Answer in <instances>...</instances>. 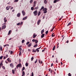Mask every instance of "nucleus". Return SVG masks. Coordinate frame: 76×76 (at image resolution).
<instances>
[{
    "mask_svg": "<svg viewBox=\"0 0 76 76\" xmlns=\"http://www.w3.org/2000/svg\"><path fill=\"white\" fill-rule=\"evenodd\" d=\"M47 9L46 8H44L43 9V13H46L47 12Z\"/></svg>",
    "mask_w": 76,
    "mask_h": 76,
    "instance_id": "f257e3e1",
    "label": "nucleus"
},
{
    "mask_svg": "<svg viewBox=\"0 0 76 76\" xmlns=\"http://www.w3.org/2000/svg\"><path fill=\"white\" fill-rule=\"evenodd\" d=\"M33 14H34V16H37V14H38V12L37 10H36L33 12Z\"/></svg>",
    "mask_w": 76,
    "mask_h": 76,
    "instance_id": "f03ea898",
    "label": "nucleus"
},
{
    "mask_svg": "<svg viewBox=\"0 0 76 76\" xmlns=\"http://www.w3.org/2000/svg\"><path fill=\"white\" fill-rule=\"evenodd\" d=\"M2 29H4L6 28V25H4L2 26Z\"/></svg>",
    "mask_w": 76,
    "mask_h": 76,
    "instance_id": "7ed1b4c3",
    "label": "nucleus"
},
{
    "mask_svg": "<svg viewBox=\"0 0 76 76\" xmlns=\"http://www.w3.org/2000/svg\"><path fill=\"white\" fill-rule=\"evenodd\" d=\"M7 60L8 61L9 63H11V62H12V61L11 60V59H10V58H8L7 59Z\"/></svg>",
    "mask_w": 76,
    "mask_h": 76,
    "instance_id": "20e7f679",
    "label": "nucleus"
},
{
    "mask_svg": "<svg viewBox=\"0 0 76 76\" xmlns=\"http://www.w3.org/2000/svg\"><path fill=\"white\" fill-rule=\"evenodd\" d=\"M10 67H11L12 68H13V67H14V66H13V63L10 64Z\"/></svg>",
    "mask_w": 76,
    "mask_h": 76,
    "instance_id": "39448f33",
    "label": "nucleus"
},
{
    "mask_svg": "<svg viewBox=\"0 0 76 76\" xmlns=\"http://www.w3.org/2000/svg\"><path fill=\"white\" fill-rule=\"evenodd\" d=\"M22 13L23 16H25V14H26L25 12H24V10H23L22 11Z\"/></svg>",
    "mask_w": 76,
    "mask_h": 76,
    "instance_id": "423d86ee",
    "label": "nucleus"
},
{
    "mask_svg": "<svg viewBox=\"0 0 76 76\" xmlns=\"http://www.w3.org/2000/svg\"><path fill=\"white\" fill-rule=\"evenodd\" d=\"M41 22V19L39 20L37 22V25H39Z\"/></svg>",
    "mask_w": 76,
    "mask_h": 76,
    "instance_id": "0eeeda50",
    "label": "nucleus"
},
{
    "mask_svg": "<svg viewBox=\"0 0 76 76\" xmlns=\"http://www.w3.org/2000/svg\"><path fill=\"white\" fill-rule=\"evenodd\" d=\"M10 6L7 7H6V9H7V10H9L10 9Z\"/></svg>",
    "mask_w": 76,
    "mask_h": 76,
    "instance_id": "6e6552de",
    "label": "nucleus"
},
{
    "mask_svg": "<svg viewBox=\"0 0 76 76\" xmlns=\"http://www.w3.org/2000/svg\"><path fill=\"white\" fill-rule=\"evenodd\" d=\"M27 18H28V17L26 16V17L23 18V20H26V19H27Z\"/></svg>",
    "mask_w": 76,
    "mask_h": 76,
    "instance_id": "1a4fd4ad",
    "label": "nucleus"
},
{
    "mask_svg": "<svg viewBox=\"0 0 76 76\" xmlns=\"http://www.w3.org/2000/svg\"><path fill=\"white\" fill-rule=\"evenodd\" d=\"M37 35H35V34H34L33 35V38H35V37H37Z\"/></svg>",
    "mask_w": 76,
    "mask_h": 76,
    "instance_id": "9d476101",
    "label": "nucleus"
},
{
    "mask_svg": "<svg viewBox=\"0 0 76 76\" xmlns=\"http://www.w3.org/2000/svg\"><path fill=\"white\" fill-rule=\"evenodd\" d=\"M58 1H59V0H54L53 1V3H56L57 2H58Z\"/></svg>",
    "mask_w": 76,
    "mask_h": 76,
    "instance_id": "9b49d317",
    "label": "nucleus"
},
{
    "mask_svg": "<svg viewBox=\"0 0 76 76\" xmlns=\"http://www.w3.org/2000/svg\"><path fill=\"white\" fill-rule=\"evenodd\" d=\"M20 13H19L17 15V17H20Z\"/></svg>",
    "mask_w": 76,
    "mask_h": 76,
    "instance_id": "f8f14e48",
    "label": "nucleus"
},
{
    "mask_svg": "<svg viewBox=\"0 0 76 76\" xmlns=\"http://www.w3.org/2000/svg\"><path fill=\"white\" fill-rule=\"evenodd\" d=\"M37 52V50H35L34 49H33L32 50V52L33 53H36Z\"/></svg>",
    "mask_w": 76,
    "mask_h": 76,
    "instance_id": "ddd939ff",
    "label": "nucleus"
},
{
    "mask_svg": "<svg viewBox=\"0 0 76 76\" xmlns=\"http://www.w3.org/2000/svg\"><path fill=\"white\" fill-rule=\"evenodd\" d=\"M44 29H43L41 31V34H43V33H44Z\"/></svg>",
    "mask_w": 76,
    "mask_h": 76,
    "instance_id": "4468645a",
    "label": "nucleus"
},
{
    "mask_svg": "<svg viewBox=\"0 0 76 76\" xmlns=\"http://www.w3.org/2000/svg\"><path fill=\"white\" fill-rule=\"evenodd\" d=\"M1 64H0V68H1V66H3V63H2V62H1Z\"/></svg>",
    "mask_w": 76,
    "mask_h": 76,
    "instance_id": "2eb2a0df",
    "label": "nucleus"
},
{
    "mask_svg": "<svg viewBox=\"0 0 76 76\" xmlns=\"http://www.w3.org/2000/svg\"><path fill=\"white\" fill-rule=\"evenodd\" d=\"M21 66V64H18L17 66V67H20Z\"/></svg>",
    "mask_w": 76,
    "mask_h": 76,
    "instance_id": "dca6fc26",
    "label": "nucleus"
},
{
    "mask_svg": "<svg viewBox=\"0 0 76 76\" xmlns=\"http://www.w3.org/2000/svg\"><path fill=\"white\" fill-rule=\"evenodd\" d=\"M45 35V34H42L41 36V38H44V36Z\"/></svg>",
    "mask_w": 76,
    "mask_h": 76,
    "instance_id": "f3484780",
    "label": "nucleus"
},
{
    "mask_svg": "<svg viewBox=\"0 0 76 76\" xmlns=\"http://www.w3.org/2000/svg\"><path fill=\"white\" fill-rule=\"evenodd\" d=\"M0 50L1 51H2V50H3V48H2V47H1V45L0 46Z\"/></svg>",
    "mask_w": 76,
    "mask_h": 76,
    "instance_id": "a211bd4d",
    "label": "nucleus"
},
{
    "mask_svg": "<svg viewBox=\"0 0 76 76\" xmlns=\"http://www.w3.org/2000/svg\"><path fill=\"white\" fill-rule=\"evenodd\" d=\"M41 15V11H39L38 12V16H39V15Z\"/></svg>",
    "mask_w": 76,
    "mask_h": 76,
    "instance_id": "6ab92c4d",
    "label": "nucleus"
},
{
    "mask_svg": "<svg viewBox=\"0 0 76 76\" xmlns=\"http://www.w3.org/2000/svg\"><path fill=\"white\" fill-rule=\"evenodd\" d=\"M36 47H38V44H36L34 46V48Z\"/></svg>",
    "mask_w": 76,
    "mask_h": 76,
    "instance_id": "aec40b11",
    "label": "nucleus"
},
{
    "mask_svg": "<svg viewBox=\"0 0 76 76\" xmlns=\"http://www.w3.org/2000/svg\"><path fill=\"white\" fill-rule=\"evenodd\" d=\"M22 74H23V76H25V72L23 71Z\"/></svg>",
    "mask_w": 76,
    "mask_h": 76,
    "instance_id": "412c9836",
    "label": "nucleus"
},
{
    "mask_svg": "<svg viewBox=\"0 0 76 76\" xmlns=\"http://www.w3.org/2000/svg\"><path fill=\"white\" fill-rule=\"evenodd\" d=\"M35 43L37 44V43H38V41L37 39H35Z\"/></svg>",
    "mask_w": 76,
    "mask_h": 76,
    "instance_id": "4be33fe9",
    "label": "nucleus"
},
{
    "mask_svg": "<svg viewBox=\"0 0 76 76\" xmlns=\"http://www.w3.org/2000/svg\"><path fill=\"white\" fill-rule=\"evenodd\" d=\"M36 51H37V53L39 52V49L38 48L36 49Z\"/></svg>",
    "mask_w": 76,
    "mask_h": 76,
    "instance_id": "5701e85b",
    "label": "nucleus"
},
{
    "mask_svg": "<svg viewBox=\"0 0 76 76\" xmlns=\"http://www.w3.org/2000/svg\"><path fill=\"white\" fill-rule=\"evenodd\" d=\"M56 49V46H54L53 49V51H54V50H55V49Z\"/></svg>",
    "mask_w": 76,
    "mask_h": 76,
    "instance_id": "b1692460",
    "label": "nucleus"
},
{
    "mask_svg": "<svg viewBox=\"0 0 76 76\" xmlns=\"http://www.w3.org/2000/svg\"><path fill=\"white\" fill-rule=\"evenodd\" d=\"M25 69V67H23V68H22V71H23V70H24Z\"/></svg>",
    "mask_w": 76,
    "mask_h": 76,
    "instance_id": "393cba45",
    "label": "nucleus"
},
{
    "mask_svg": "<svg viewBox=\"0 0 76 76\" xmlns=\"http://www.w3.org/2000/svg\"><path fill=\"white\" fill-rule=\"evenodd\" d=\"M32 45V44L31 43H30L28 45V47H30Z\"/></svg>",
    "mask_w": 76,
    "mask_h": 76,
    "instance_id": "a878e982",
    "label": "nucleus"
},
{
    "mask_svg": "<svg viewBox=\"0 0 76 76\" xmlns=\"http://www.w3.org/2000/svg\"><path fill=\"white\" fill-rule=\"evenodd\" d=\"M19 52H20V53H19V56H20L21 55H22V53H21V51H20Z\"/></svg>",
    "mask_w": 76,
    "mask_h": 76,
    "instance_id": "bb28decb",
    "label": "nucleus"
},
{
    "mask_svg": "<svg viewBox=\"0 0 76 76\" xmlns=\"http://www.w3.org/2000/svg\"><path fill=\"white\" fill-rule=\"evenodd\" d=\"M12 72L13 74H15V71L14 70V69L12 70Z\"/></svg>",
    "mask_w": 76,
    "mask_h": 76,
    "instance_id": "cd10ccee",
    "label": "nucleus"
},
{
    "mask_svg": "<svg viewBox=\"0 0 76 76\" xmlns=\"http://www.w3.org/2000/svg\"><path fill=\"white\" fill-rule=\"evenodd\" d=\"M28 63H26L25 64L26 66V67H28Z\"/></svg>",
    "mask_w": 76,
    "mask_h": 76,
    "instance_id": "c85d7f7f",
    "label": "nucleus"
},
{
    "mask_svg": "<svg viewBox=\"0 0 76 76\" xmlns=\"http://www.w3.org/2000/svg\"><path fill=\"white\" fill-rule=\"evenodd\" d=\"M72 23H68V25H67V26H69V25H71Z\"/></svg>",
    "mask_w": 76,
    "mask_h": 76,
    "instance_id": "c756f323",
    "label": "nucleus"
},
{
    "mask_svg": "<svg viewBox=\"0 0 76 76\" xmlns=\"http://www.w3.org/2000/svg\"><path fill=\"white\" fill-rule=\"evenodd\" d=\"M24 42H25V40L23 39L22 41V44H23L24 43Z\"/></svg>",
    "mask_w": 76,
    "mask_h": 76,
    "instance_id": "7c9ffc66",
    "label": "nucleus"
},
{
    "mask_svg": "<svg viewBox=\"0 0 76 76\" xmlns=\"http://www.w3.org/2000/svg\"><path fill=\"white\" fill-rule=\"evenodd\" d=\"M44 3L45 4H47V1H44Z\"/></svg>",
    "mask_w": 76,
    "mask_h": 76,
    "instance_id": "2f4dec72",
    "label": "nucleus"
},
{
    "mask_svg": "<svg viewBox=\"0 0 76 76\" xmlns=\"http://www.w3.org/2000/svg\"><path fill=\"white\" fill-rule=\"evenodd\" d=\"M39 7H35L34 8V10H37V9H38Z\"/></svg>",
    "mask_w": 76,
    "mask_h": 76,
    "instance_id": "473e14b6",
    "label": "nucleus"
},
{
    "mask_svg": "<svg viewBox=\"0 0 76 76\" xmlns=\"http://www.w3.org/2000/svg\"><path fill=\"white\" fill-rule=\"evenodd\" d=\"M44 7H41V10H42V9H44Z\"/></svg>",
    "mask_w": 76,
    "mask_h": 76,
    "instance_id": "72a5a7b5",
    "label": "nucleus"
},
{
    "mask_svg": "<svg viewBox=\"0 0 76 76\" xmlns=\"http://www.w3.org/2000/svg\"><path fill=\"white\" fill-rule=\"evenodd\" d=\"M2 68L4 70H5V67H4V66H2Z\"/></svg>",
    "mask_w": 76,
    "mask_h": 76,
    "instance_id": "f704fd0d",
    "label": "nucleus"
},
{
    "mask_svg": "<svg viewBox=\"0 0 76 76\" xmlns=\"http://www.w3.org/2000/svg\"><path fill=\"white\" fill-rule=\"evenodd\" d=\"M34 7H32L31 8V10H34Z\"/></svg>",
    "mask_w": 76,
    "mask_h": 76,
    "instance_id": "c9c22d12",
    "label": "nucleus"
},
{
    "mask_svg": "<svg viewBox=\"0 0 76 76\" xmlns=\"http://www.w3.org/2000/svg\"><path fill=\"white\" fill-rule=\"evenodd\" d=\"M3 56H1L0 57V60H2V59L3 58Z\"/></svg>",
    "mask_w": 76,
    "mask_h": 76,
    "instance_id": "e433bc0d",
    "label": "nucleus"
},
{
    "mask_svg": "<svg viewBox=\"0 0 76 76\" xmlns=\"http://www.w3.org/2000/svg\"><path fill=\"white\" fill-rule=\"evenodd\" d=\"M55 36V35H54V33H53L52 34V37H54Z\"/></svg>",
    "mask_w": 76,
    "mask_h": 76,
    "instance_id": "4c0bfd02",
    "label": "nucleus"
},
{
    "mask_svg": "<svg viewBox=\"0 0 76 76\" xmlns=\"http://www.w3.org/2000/svg\"><path fill=\"white\" fill-rule=\"evenodd\" d=\"M34 57H32V58H31V61H33V60H34Z\"/></svg>",
    "mask_w": 76,
    "mask_h": 76,
    "instance_id": "58836bf2",
    "label": "nucleus"
},
{
    "mask_svg": "<svg viewBox=\"0 0 76 76\" xmlns=\"http://www.w3.org/2000/svg\"><path fill=\"white\" fill-rule=\"evenodd\" d=\"M37 61H38V59H36V60L34 61V63H37Z\"/></svg>",
    "mask_w": 76,
    "mask_h": 76,
    "instance_id": "ea45409f",
    "label": "nucleus"
},
{
    "mask_svg": "<svg viewBox=\"0 0 76 76\" xmlns=\"http://www.w3.org/2000/svg\"><path fill=\"white\" fill-rule=\"evenodd\" d=\"M48 31H46L45 32V34H48Z\"/></svg>",
    "mask_w": 76,
    "mask_h": 76,
    "instance_id": "a19ab883",
    "label": "nucleus"
},
{
    "mask_svg": "<svg viewBox=\"0 0 76 76\" xmlns=\"http://www.w3.org/2000/svg\"><path fill=\"white\" fill-rule=\"evenodd\" d=\"M19 1V0H15L14 1V2H18Z\"/></svg>",
    "mask_w": 76,
    "mask_h": 76,
    "instance_id": "79ce46f5",
    "label": "nucleus"
},
{
    "mask_svg": "<svg viewBox=\"0 0 76 76\" xmlns=\"http://www.w3.org/2000/svg\"><path fill=\"white\" fill-rule=\"evenodd\" d=\"M68 76H72V74H71V73H69L68 74Z\"/></svg>",
    "mask_w": 76,
    "mask_h": 76,
    "instance_id": "37998d69",
    "label": "nucleus"
},
{
    "mask_svg": "<svg viewBox=\"0 0 76 76\" xmlns=\"http://www.w3.org/2000/svg\"><path fill=\"white\" fill-rule=\"evenodd\" d=\"M32 2H33V0H30V3H32Z\"/></svg>",
    "mask_w": 76,
    "mask_h": 76,
    "instance_id": "c03bdc74",
    "label": "nucleus"
},
{
    "mask_svg": "<svg viewBox=\"0 0 76 76\" xmlns=\"http://www.w3.org/2000/svg\"><path fill=\"white\" fill-rule=\"evenodd\" d=\"M29 43H30V42H28L26 43V45H28V44H29Z\"/></svg>",
    "mask_w": 76,
    "mask_h": 76,
    "instance_id": "a18cd8bd",
    "label": "nucleus"
},
{
    "mask_svg": "<svg viewBox=\"0 0 76 76\" xmlns=\"http://www.w3.org/2000/svg\"><path fill=\"white\" fill-rule=\"evenodd\" d=\"M20 23H19L17 24V25H18V26H19L20 25Z\"/></svg>",
    "mask_w": 76,
    "mask_h": 76,
    "instance_id": "49530a36",
    "label": "nucleus"
},
{
    "mask_svg": "<svg viewBox=\"0 0 76 76\" xmlns=\"http://www.w3.org/2000/svg\"><path fill=\"white\" fill-rule=\"evenodd\" d=\"M34 4H37V1H34Z\"/></svg>",
    "mask_w": 76,
    "mask_h": 76,
    "instance_id": "de8ad7c7",
    "label": "nucleus"
},
{
    "mask_svg": "<svg viewBox=\"0 0 76 76\" xmlns=\"http://www.w3.org/2000/svg\"><path fill=\"white\" fill-rule=\"evenodd\" d=\"M10 32H11V30H10L9 31L8 35L10 34Z\"/></svg>",
    "mask_w": 76,
    "mask_h": 76,
    "instance_id": "09e8293b",
    "label": "nucleus"
},
{
    "mask_svg": "<svg viewBox=\"0 0 76 76\" xmlns=\"http://www.w3.org/2000/svg\"><path fill=\"white\" fill-rule=\"evenodd\" d=\"M32 41L33 42H35V39H33L32 40Z\"/></svg>",
    "mask_w": 76,
    "mask_h": 76,
    "instance_id": "8fccbe9b",
    "label": "nucleus"
},
{
    "mask_svg": "<svg viewBox=\"0 0 76 76\" xmlns=\"http://www.w3.org/2000/svg\"><path fill=\"white\" fill-rule=\"evenodd\" d=\"M31 76H34V73L33 72H32L31 73Z\"/></svg>",
    "mask_w": 76,
    "mask_h": 76,
    "instance_id": "3c124183",
    "label": "nucleus"
},
{
    "mask_svg": "<svg viewBox=\"0 0 76 76\" xmlns=\"http://www.w3.org/2000/svg\"><path fill=\"white\" fill-rule=\"evenodd\" d=\"M13 53V51H11V53H10L11 54H12Z\"/></svg>",
    "mask_w": 76,
    "mask_h": 76,
    "instance_id": "603ef678",
    "label": "nucleus"
},
{
    "mask_svg": "<svg viewBox=\"0 0 76 76\" xmlns=\"http://www.w3.org/2000/svg\"><path fill=\"white\" fill-rule=\"evenodd\" d=\"M19 50H20V51H22V48H19Z\"/></svg>",
    "mask_w": 76,
    "mask_h": 76,
    "instance_id": "864d4df0",
    "label": "nucleus"
},
{
    "mask_svg": "<svg viewBox=\"0 0 76 76\" xmlns=\"http://www.w3.org/2000/svg\"><path fill=\"white\" fill-rule=\"evenodd\" d=\"M54 29V28H53L51 29V32H53V31Z\"/></svg>",
    "mask_w": 76,
    "mask_h": 76,
    "instance_id": "5fc2aeb1",
    "label": "nucleus"
},
{
    "mask_svg": "<svg viewBox=\"0 0 76 76\" xmlns=\"http://www.w3.org/2000/svg\"><path fill=\"white\" fill-rule=\"evenodd\" d=\"M53 66V64H51V67H52Z\"/></svg>",
    "mask_w": 76,
    "mask_h": 76,
    "instance_id": "6e6d98bb",
    "label": "nucleus"
},
{
    "mask_svg": "<svg viewBox=\"0 0 76 76\" xmlns=\"http://www.w3.org/2000/svg\"><path fill=\"white\" fill-rule=\"evenodd\" d=\"M6 58H7L6 57L4 56V59H5Z\"/></svg>",
    "mask_w": 76,
    "mask_h": 76,
    "instance_id": "4d7b16f0",
    "label": "nucleus"
},
{
    "mask_svg": "<svg viewBox=\"0 0 76 76\" xmlns=\"http://www.w3.org/2000/svg\"><path fill=\"white\" fill-rule=\"evenodd\" d=\"M36 6V4H34L33 5V7H35Z\"/></svg>",
    "mask_w": 76,
    "mask_h": 76,
    "instance_id": "13d9d810",
    "label": "nucleus"
},
{
    "mask_svg": "<svg viewBox=\"0 0 76 76\" xmlns=\"http://www.w3.org/2000/svg\"><path fill=\"white\" fill-rule=\"evenodd\" d=\"M13 9V7H12L11 8H10V9L11 10H12V9Z\"/></svg>",
    "mask_w": 76,
    "mask_h": 76,
    "instance_id": "bf43d9fd",
    "label": "nucleus"
},
{
    "mask_svg": "<svg viewBox=\"0 0 76 76\" xmlns=\"http://www.w3.org/2000/svg\"><path fill=\"white\" fill-rule=\"evenodd\" d=\"M7 20H4V22H7Z\"/></svg>",
    "mask_w": 76,
    "mask_h": 76,
    "instance_id": "052dcab7",
    "label": "nucleus"
},
{
    "mask_svg": "<svg viewBox=\"0 0 76 76\" xmlns=\"http://www.w3.org/2000/svg\"><path fill=\"white\" fill-rule=\"evenodd\" d=\"M49 72H50L51 71V69L50 68L49 69Z\"/></svg>",
    "mask_w": 76,
    "mask_h": 76,
    "instance_id": "680f3d73",
    "label": "nucleus"
},
{
    "mask_svg": "<svg viewBox=\"0 0 76 76\" xmlns=\"http://www.w3.org/2000/svg\"><path fill=\"white\" fill-rule=\"evenodd\" d=\"M42 47V46H40L39 48H38V49H40L41 48V47Z\"/></svg>",
    "mask_w": 76,
    "mask_h": 76,
    "instance_id": "e2e57ef3",
    "label": "nucleus"
},
{
    "mask_svg": "<svg viewBox=\"0 0 76 76\" xmlns=\"http://www.w3.org/2000/svg\"><path fill=\"white\" fill-rule=\"evenodd\" d=\"M66 42L67 43H69V40H67V41H66Z\"/></svg>",
    "mask_w": 76,
    "mask_h": 76,
    "instance_id": "0e129e2a",
    "label": "nucleus"
},
{
    "mask_svg": "<svg viewBox=\"0 0 76 76\" xmlns=\"http://www.w3.org/2000/svg\"><path fill=\"white\" fill-rule=\"evenodd\" d=\"M5 63H6V64H8V62H7L6 61H5Z\"/></svg>",
    "mask_w": 76,
    "mask_h": 76,
    "instance_id": "69168bd1",
    "label": "nucleus"
},
{
    "mask_svg": "<svg viewBox=\"0 0 76 76\" xmlns=\"http://www.w3.org/2000/svg\"><path fill=\"white\" fill-rule=\"evenodd\" d=\"M6 19V18H4V20H5Z\"/></svg>",
    "mask_w": 76,
    "mask_h": 76,
    "instance_id": "338daca9",
    "label": "nucleus"
},
{
    "mask_svg": "<svg viewBox=\"0 0 76 76\" xmlns=\"http://www.w3.org/2000/svg\"><path fill=\"white\" fill-rule=\"evenodd\" d=\"M39 63H41V61H40V60H39Z\"/></svg>",
    "mask_w": 76,
    "mask_h": 76,
    "instance_id": "774afa93",
    "label": "nucleus"
}]
</instances>
